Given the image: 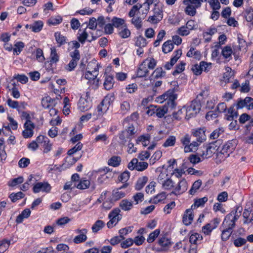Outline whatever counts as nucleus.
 <instances>
[{
  "mask_svg": "<svg viewBox=\"0 0 253 253\" xmlns=\"http://www.w3.org/2000/svg\"><path fill=\"white\" fill-rule=\"evenodd\" d=\"M183 108L184 110V113L185 114V118L186 119L189 120L197 115L196 112L192 110L189 106H184Z\"/></svg>",
  "mask_w": 253,
  "mask_h": 253,
  "instance_id": "28",
  "label": "nucleus"
},
{
  "mask_svg": "<svg viewBox=\"0 0 253 253\" xmlns=\"http://www.w3.org/2000/svg\"><path fill=\"white\" fill-rule=\"evenodd\" d=\"M75 232L77 234H79L78 235L76 236L73 239V242L75 244H80L85 242L87 239L86 234L87 233V230L85 228L83 229H77L75 230Z\"/></svg>",
  "mask_w": 253,
  "mask_h": 253,
  "instance_id": "6",
  "label": "nucleus"
},
{
  "mask_svg": "<svg viewBox=\"0 0 253 253\" xmlns=\"http://www.w3.org/2000/svg\"><path fill=\"white\" fill-rule=\"evenodd\" d=\"M202 236L198 233H194L191 235L189 237V241L191 244L196 245L198 241L202 240Z\"/></svg>",
  "mask_w": 253,
  "mask_h": 253,
  "instance_id": "46",
  "label": "nucleus"
},
{
  "mask_svg": "<svg viewBox=\"0 0 253 253\" xmlns=\"http://www.w3.org/2000/svg\"><path fill=\"white\" fill-rule=\"evenodd\" d=\"M23 181V177L22 176H19L17 178L13 179L10 182L8 183V185L11 187H14L18 184L22 183Z\"/></svg>",
  "mask_w": 253,
  "mask_h": 253,
  "instance_id": "61",
  "label": "nucleus"
},
{
  "mask_svg": "<svg viewBox=\"0 0 253 253\" xmlns=\"http://www.w3.org/2000/svg\"><path fill=\"white\" fill-rule=\"evenodd\" d=\"M104 86L106 90H110L113 86V77L112 76H106L104 83Z\"/></svg>",
  "mask_w": 253,
  "mask_h": 253,
  "instance_id": "34",
  "label": "nucleus"
},
{
  "mask_svg": "<svg viewBox=\"0 0 253 253\" xmlns=\"http://www.w3.org/2000/svg\"><path fill=\"white\" fill-rule=\"evenodd\" d=\"M224 132V129L222 127H218L214 130L210 134V138L212 139H217Z\"/></svg>",
  "mask_w": 253,
  "mask_h": 253,
  "instance_id": "20",
  "label": "nucleus"
},
{
  "mask_svg": "<svg viewBox=\"0 0 253 253\" xmlns=\"http://www.w3.org/2000/svg\"><path fill=\"white\" fill-rule=\"evenodd\" d=\"M176 142V137L174 136H169L166 140L163 146L164 147L173 146Z\"/></svg>",
  "mask_w": 253,
  "mask_h": 253,
  "instance_id": "44",
  "label": "nucleus"
},
{
  "mask_svg": "<svg viewBox=\"0 0 253 253\" xmlns=\"http://www.w3.org/2000/svg\"><path fill=\"white\" fill-rule=\"evenodd\" d=\"M25 46V44L22 42H17L14 44L13 47V53L14 54L18 55L23 50Z\"/></svg>",
  "mask_w": 253,
  "mask_h": 253,
  "instance_id": "25",
  "label": "nucleus"
},
{
  "mask_svg": "<svg viewBox=\"0 0 253 253\" xmlns=\"http://www.w3.org/2000/svg\"><path fill=\"white\" fill-rule=\"evenodd\" d=\"M83 144L81 142H78L73 148L70 149L68 151V155L72 156L77 152L81 150L83 148Z\"/></svg>",
  "mask_w": 253,
  "mask_h": 253,
  "instance_id": "49",
  "label": "nucleus"
},
{
  "mask_svg": "<svg viewBox=\"0 0 253 253\" xmlns=\"http://www.w3.org/2000/svg\"><path fill=\"white\" fill-rule=\"evenodd\" d=\"M24 195H25L22 192H18L16 193H11L9 196V198L11 199L12 202H15L17 200L23 198L24 197Z\"/></svg>",
  "mask_w": 253,
  "mask_h": 253,
  "instance_id": "48",
  "label": "nucleus"
},
{
  "mask_svg": "<svg viewBox=\"0 0 253 253\" xmlns=\"http://www.w3.org/2000/svg\"><path fill=\"white\" fill-rule=\"evenodd\" d=\"M92 103L90 100H87L81 97L78 103V108L80 111L84 112L87 111L91 107Z\"/></svg>",
  "mask_w": 253,
  "mask_h": 253,
  "instance_id": "11",
  "label": "nucleus"
},
{
  "mask_svg": "<svg viewBox=\"0 0 253 253\" xmlns=\"http://www.w3.org/2000/svg\"><path fill=\"white\" fill-rule=\"evenodd\" d=\"M174 46L171 41L169 40L163 44L162 50L165 53H168L173 49Z\"/></svg>",
  "mask_w": 253,
  "mask_h": 253,
  "instance_id": "29",
  "label": "nucleus"
},
{
  "mask_svg": "<svg viewBox=\"0 0 253 253\" xmlns=\"http://www.w3.org/2000/svg\"><path fill=\"white\" fill-rule=\"evenodd\" d=\"M185 63L183 62H181L180 63L176 65L175 70L172 72V75L174 76L181 73L184 70Z\"/></svg>",
  "mask_w": 253,
  "mask_h": 253,
  "instance_id": "54",
  "label": "nucleus"
},
{
  "mask_svg": "<svg viewBox=\"0 0 253 253\" xmlns=\"http://www.w3.org/2000/svg\"><path fill=\"white\" fill-rule=\"evenodd\" d=\"M201 0H183L184 4H191L197 8L201 6Z\"/></svg>",
  "mask_w": 253,
  "mask_h": 253,
  "instance_id": "51",
  "label": "nucleus"
},
{
  "mask_svg": "<svg viewBox=\"0 0 253 253\" xmlns=\"http://www.w3.org/2000/svg\"><path fill=\"white\" fill-rule=\"evenodd\" d=\"M50 62L52 63H56L59 60V56L56 53V50L54 47L51 48V53L50 55Z\"/></svg>",
  "mask_w": 253,
  "mask_h": 253,
  "instance_id": "55",
  "label": "nucleus"
},
{
  "mask_svg": "<svg viewBox=\"0 0 253 253\" xmlns=\"http://www.w3.org/2000/svg\"><path fill=\"white\" fill-rule=\"evenodd\" d=\"M245 16L246 20L253 24V9H247L245 11Z\"/></svg>",
  "mask_w": 253,
  "mask_h": 253,
  "instance_id": "59",
  "label": "nucleus"
},
{
  "mask_svg": "<svg viewBox=\"0 0 253 253\" xmlns=\"http://www.w3.org/2000/svg\"><path fill=\"white\" fill-rule=\"evenodd\" d=\"M233 232V230L231 229L223 228L221 233V239L222 241H227Z\"/></svg>",
  "mask_w": 253,
  "mask_h": 253,
  "instance_id": "41",
  "label": "nucleus"
},
{
  "mask_svg": "<svg viewBox=\"0 0 253 253\" xmlns=\"http://www.w3.org/2000/svg\"><path fill=\"white\" fill-rule=\"evenodd\" d=\"M143 62L146 64V66H148V68L149 69H154L157 64L156 60L153 58H148Z\"/></svg>",
  "mask_w": 253,
  "mask_h": 253,
  "instance_id": "42",
  "label": "nucleus"
},
{
  "mask_svg": "<svg viewBox=\"0 0 253 253\" xmlns=\"http://www.w3.org/2000/svg\"><path fill=\"white\" fill-rule=\"evenodd\" d=\"M185 5L186 6L184 10L185 13L191 16H194L196 13V8H197V7L191 4Z\"/></svg>",
  "mask_w": 253,
  "mask_h": 253,
  "instance_id": "38",
  "label": "nucleus"
},
{
  "mask_svg": "<svg viewBox=\"0 0 253 253\" xmlns=\"http://www.w3.org/2000/svg\"><path fill=\"white\" fill-rule=\"evenodd\" d=\"M149 73V71L147 68L146 64L142 62L139 66L137 72V76L139 78L146 77Z\"/></svg>",
  "mask_w": 253,
  "mask_h": 253,
  "instance_id": "16",
  "label": "nucleus"
},
{
  "mask_svg": "<svg viewBox=\"0 0 253 253\" xmlns=\"http://www.w3.org/2000/svg\"><path fill=\"white\" fill-rule=\"evenodd\" d=\"M177 95L174 93L173 89H169L163 95L157 97V102L162 103L164 100H167V104L171 109H173L176 106L175 100L177 98Z\"/></svg>",
  "mask_w": 253,
  "mask_h": 253,
  "instance_id": "2",
  "label": "nucleus"
},
{
  "mask_svg": "<svg viewBox=\"0 0 253 253\" xmlns=\"http://www.w3.org/2000/svg\"><path fill=\"white\" fill-rule=\"evenodd\" d=\"M234 149V146L232 145L231 143H227L225 144L220 150L222 152V154L226 153L229 154V156L231 153H232Z\"/></svg>",
  "mask_w": 253,
  "mask_h": 253,
  "instance_id": "33",
  "label": "nucleus"
},
{
  "mask_svg": "<svg viewBox=\"0 0 253 253\" xmlns=\"http://www.w3.org/2000/svg\"><path fill=\"white\" fill-rule=\"evenodd\" d=\"M188 187L187 182L185 179L180 180L178 185L174 187V191L172 193H177L178 194H182L187 190Z\"/></svg>",
  "mask_w": 253,
  "mask_h": 253,
  "instance_id": "12",
  "label": "nucleus"
},
{
  "mask_svg": "<svg viewBox=\"0 0 253 253\" xmlns=\"http://www.w3.org/2000/svg\"><path fill=\"white\" fill-rule=\"evenodd\" d=\"M189 106L192 109V110L196 112L197 114L199 113L201 109V104L199 102L196 100L192 101L190 105Z\"/></svg>",
  "mask_w": 253,
  "mask_h": 253,
  "instance_id": "57",
  "label": "nucleus"
},
{
  "mask_svg": "<svg viewBox=\"0 0 253 253\" xmlns=\"http://www.w3.org/2000/svg\"><path fill=\"white\" fill-rule=\"evenodd\" d=\"M126 187V184H124L120 188H118L113 191V198L115 200H118L119 199L124 197L126 194L125 192L121 190L122 188Z\"/></svg>",
  "mask_w": 253,
  "mask_h": 253,
  "instance_id": "14",
  "label": "nucleus"
},
{
  "mask_svg": "<svg viewBox=\"0 0 253 253\" xmlns=\"http://www.w3.org/2000/svg\"><path fill=\"white\" fill-rule=\"evenodd\" d=\"M105 225L104 222L100 220H97L92 226L91 230L94 233H97Z\"/></svg>",
  "mask_w": 253,
  "mask_h": 253,
  "instance_id": "31",
  "label": "nucleus"
},
{
  "mask_svg": "<svg viewBox=\"0 0 253 253\" xmlns=\"http://www.w3.org/2000/svg\"><path fill=\"white\" fill-rule=\"evenodd\" d=\"M160 233V230L156 229L155 231L149 234V237L147 239V241L149 243L153 242L155 239L158 236Z\"/></svg>",
  "mask_w": 253,
  "mask_h": 253,
  "instance_id": "50",
  "label": "nucleus"
},
{
  "mask_svg": "<svg viewBox=\"0 0 253 253\" xmlns=\"http://www.w3.org/2000/svg\"><path fill=\"white\" fill-rule=\"evenodd\" d=\"M168 111V107L166 106V105L160 107L156 109L155 113L156 114V116L159 118H162L165 114L167 113Z\"/></svg>",
  "mask_w": 253,
  "mask_h": 253,
  "instance_id": "36",
  "label": "nucleus"
},
{
  "mask_svg": "<svg viewBox=\"0 0 253 253\" xmlns=\"http://www.w3.org/2000/svg\"><path fill=\"white\" fill-rule=\"evenodd\" d=\"M202 185V181L201 180H198L195 181L191 189L189 191V193L190 195H193L195 194V193L197 192V191L200 188Z\"/></svg>",
  "mask_w": 253,
  "mask_h": 253,
  "instance_id": "37",
  "label": "nucleus"
},
{
  "mask_svg": "<svg viewBox=\"0 0 253 253\" xmlns=\"http://www.w3.org/2000/svg\"><path fill=\"white\" fill-rule=\"evenodd\" d=\"M158 244L163 248V250H166L170 247L171 242L169 239L163 237L159 239Z\"/></svg>",
  "mask_w": 253,
  "mask_h": 253,
  "instance_id": "19",
  "label": "nucleus"
},
{
  "mask_svg": "<svg viewBox=\"0 0 253 253\" xmlns=\"http://www.w3.org/2000/svg\"><path fill=\"white\" fill-rule=\"evenodd\" d=\"M174 182L169 177L162 185V188L166 190H170L174 188Z\"/></svg>",
  "mask_w": 253,
  "mask_h": 253,
  "instance_id": "26",
  "label": "nucleus"
},
{
  "mask_svg": "<svg viewBox=\"0 0 253 253\" xmlns=\"http://www.w3.org/2000/svg\"><path fill=\"white\" fill-rule=\"evenodd\" d=\"M43 23L42 21H35L32 25H27L26 28L30 27L31 30L35 33L39 32L41 31L42 28Z\"/></svg>",
  "mask_w": 253,
  "mask_h": 253,
  "instance_id": "17",
  "label": "nucleus"
},
{
  "mask_svg": "<svg viewBox=\"0 0 253 253\" xmlns=\"http://www.w3.org/2000/svg\"><path fill=\"white\" fill-rule=\"evenodd\" d=\"M120 211L119 209L116 208L110 212L108 215L110 220L107 223L108 228H112L122 219V215L120 213Z\"/></svg>",
  "mask_w": 253,
  "mask_h": 253,
  "instance_id": "4",
  "label": "nucleus"
},
{
  "mask_svg": "<svg viewBox=\"0 0 253 253\" xmlns=\"http://www.w3.org/2000/svg\"><path fill=\"white\" fill-rule=\"evenodd\" d=\"M148 181V177L143 176L138 179L135 185V189L139 190L141 189Z\"/></svg>",
  "mask_w": 253,
  "mask_h": 253,
  "instance_id": "39",
  "label": "nucleus"
},
{
  "mask_svg": "<svg viewBox=\"0 0 253 253\" xmlns=\"http://www.w3.org/2000/svg\"><path fill=\"white\" fill-rule=\"evenodd\" d=\"M130 105L129 102L124 101L120 104V112L123 115L126 114L130 110Z\"/></svg>",
  "mask_w": 253,
  "mask_h": 253,
  "instance_id": "32",
  "label": "nucleus"
},
{
  "mask_svg": "<svg viewBox=\"0 0 253 253\" xmlns=\"http://www.w3.org/2000/svg\"><path fill=\"white\" fill-rule=\"evenodd\" d=\"M150 138V136L149 134L146 135H141L138 137L137 139V143L141 142L144 146L146 147L148 145V142Z\"/></svg>",
  "mask_w": 253,
  "mask_h": 253,
  "instance_id": "53",
  "label": "nucleus"
},
{
  "mask_svg": "<svg viewBox=\"0 0 253 253\" xmlns=\"http://www.w3.org/2000/svg\"><path fill=\"white\" fill-rule=\"evenodd\" d=\"M7 104L11 108L19 109L21 108V105L23 108H24V102H21L20 105H19L18 102L16 101L12 100L11 99L9 98L7 99Z\"/></svg>",
  "mask_w": 253,
  "mask_h": 253,
  "instance_id": "35",
  "label": "nucleus"
},
{
  "mask_svg": "<svg viewBox=\"0 0 253 253\" xmlns=\"http://www.w3.org/2000/svg\"><path fill=\"white\" fill-rule=\"evenodd\" d=\"M221 144V141L219 139L210 143L206 148V150L201 154V156L206 159L211 157L213 154L218 151Z\"/></svg>",
  "mask_w": 253,
  "mask_h": 253,
  "instance_id": "3",
  "label": "nucleus"
},
{
  "mask_svg": "<svg viewBox=\"0 0 253 253\" xmlns=\"http://www.w3.org/2000/svg\"><path fill=\"white\" fill-rule=\"evenodd\" d=\"M133 244V240L131 238H128L121 243V246L123 249L127 248Z\"/></svg>",
  "mask_w": 253,
  "mask_h": 253,
  "instance_id": "64",
  "label": "nucleus"
},
{
  "mask_svg": "<svg viewBox=\"0 0 253 253\" xmlns=\"http://www.w3.org/2000/svg\"><path fill=\"white\" fill-rule=\"evenodd\" d=\"M165 74L162 67H158L153 72L152 76L155 78H159L165 76Z\"/></svg>",
  "mask_w": 253,
  "mask_h": 253,
  "instance_id": "58",
  "label": "nucleus"
},
{
  "mask_svg": "<svg viewBox=\"0 0 253 253\" xmlns=\"http://www.w3.org/2000/svg\"><path fill=\"white\" fill-rule=\"evenodd\" d=\"M131 138L129 136L127 131H123L119 135V139L121 140V143L125 144L127 140L130 139Z\"/></svg>",
  "mask_w": 253,
  "mask_h": 253,
  "instance_id": "52",
  "label": "nucleus"
},
{
  "mask_svg": "<svg viewBox=\"0 0 253 253\" xmlns=\"http://www.w3.org/2000/svg\"><path fill=\"white\" fill-rule=\"evenodd\" d=\"M88 70L85 74L84 77L88 80L94 79L98 75L99 66L95 62H89L87 65Z\"/></svg>",
  "mask_w": 253,
  "mask_h": 253,
  "instance_id": "5",
  "label": "nucleus"
},
{
  "mask_svg": "<svg viewBox=\"0 0 253 253\" xmlns=\"http://www.w3.org/2000/svg\"><path fill=\"white\" fill-rule=\"evenodd\" d=\"M204 65H207L206 62L201 61L199 65L197 64L194 65L192 66L191 70L195 75H199L202 73V72L201 68H202V67L204 66Z\"/></svg>",
  "mask_w": 253,
  "mask_h": 253,
  "instance_id": "24",
  "label": "nucleus"
},
{
  "mask_svg": "<svg viewBox=\"0 0 253 253\" xmlns=\"http://www.w3.org/2000/svg\"><path fill=\"white\" fill-rule=\"evenodd\" d=\"M90 184V183L89 180L82 179L76 187L79 189L84 190L88 188Z\"/></svg>",
  "mask_w": 253,
  "mask_h": 253,
  "instance_id": "43",
  "label": "nucleus"
},
{
  "mask_svg": "<svg viewBox=\"0 0 253 253\" xmlns=\"http://www.w3.org/2000/svg\"><path fill=\"white\" fill-rule=\"evenodd\" d=\"M111 22L114 27L117 28H120L121 26L124 27V25H126L124 19L116 17H113Z\"/></svg>",
  "mask_w": 253,
  "mask_h": 253,
  "instance_id": "27",
  "label": "nucleus"
},
{
  "mask_svg": "<svg viewBox=\"0 0 253 253\" xmlns=\"http://www.w3.org/2000/svg\"><path fill=\"white\" fill-rule=\"evenodd\" d=\"M130 31L127 28L126 25H124L121 29H119V35L123 39L128 38L130 35Z\"/></svg>",
  "mask_w": 253,
  "mask_h": 253,
  "instance_id": "30",
  "label": "nucleus"
},
{
  "mask_svg": "<svg viewBox=\"0 0 253 253\" xmlns=\"http://www.w3.org/2000/svg\"><path fill=\"white\" fill-rule=\"evenodd\" d=\"M169 177L166 171L161 172L159 175L157 181L161 185Z\"/></svg>",
  "mask_w": 253,
  "mask_h": 253,
  "instance_id": "56",
  "label": "nucleus"
},
{
  "mask_svg": "<svg viewBox=\"0 0 253 253\" xmlns=\"http://www.w3.org/2000/svg\"><path fill=\"white\" fill-rule=\"evenodd\" d=\"M206 128L203 127L202 128H199L193 129L192 131V134L196 138L197 141L199 143L204 142L206 139V135L205 134Z\"/></svg>",
  "mask_w": 253,
  "mask_h": 253,
  "instance_id": "10",
  "label": "nucleus"
},
{
  "mask_svg": "<svg viewBox=\"0 0 253 253\" xmlns=\"http://www.w3.org/2000/svg\"><path fill=\"white\" fill-rule=\"evenodd\" d=\"M135 45L139 47H143L147 45L146 39L143 37L140 36L137 38Z\"/></svg>",
  "mask_w": 253,
  "mask_h": 253,
  "instance_id": "47",
  "label": "nucleus"
},
{
  "mask_svg": "<svg viewBox=\"0 0 253 253\" xmlns=\"http://www.w3.org/2000/svg\"><path fill=\"white\" fill-rule=\"evenodd\" d=\"M131 23L137 29H140L142 27L141 18L136 17H133L131 19Z\"/></svg>",
  "mask_w": 253,
  "mask_h": 253,
  "instance_id": "62",
  "label": "nucleus"
},
{
  "mask_svg": "<svg viewBox=\"0 0 253 253\" xmlns=\"http://www.w3.org/2000/svg\"><path fill=\"white\" fill-rule=\"evenodd\" d=\"M30 210L29 209H26L23 211H22L21 213H20L17 216L15 220L16 222L17 223H20L22 222L24 218H27L29 216H30Z\"/></svg>",
  "mask_w": 253,
  "mask_h": 253,
  "instance_id": "18",
  "label": "nucleus"
},
{
  "mask_svg": "<svg viewBox=\"0 0 253 253\" xmlns=\"http://www.w3.org/2000/svg\"><path fill=\"white\" fill-rule=\"evenodd\" d=\"M120 207L124 211H129L132 208V203L127 199H124L120 203Z\"/></svg>",
  "mask_w": 253,
  "mask_h": 253,
  "instance_id": "21",
  "label": "nucleus"
},
{
  "mask_svg": "<svg viewBox=\"0 0 253 253\" xmlns=\"http://www.w3.org/2000/svg\"><path fill=\"white\" fill-rule=\"evenodd\" d=\"M237 107L238 109L246 107L248 110L253 109V98L246 97L244 99H240L237 103Z\"/></svg>",
  "mask_w": 253,
  "mask_h": 253,
  "instance_id": "9",
  "label": "nucleus"
},
{
  "mask_svg": "<svg viewBox=\"0 0 253 253\" xmlns=\"http://www.w3.org/2000/svg\"><path fill=\"white\" fill-rule=\"evenodd\" d=\"M121 158L119 156H113L108 161V165L113 167L118 166L121 162Z\"/></svg>",
  "mask_w": 253,
  "mask_h": 253,
  "instance_id": "45",
  "label": "nucleus"
},
{
  "mask_svg": "<svg viewBox=\"0 0 253 253\" xmlns=\"http://www.w3.org/2000/svg\"><path fill=\"white\" fill-rule=\"evenodd\" d=\"M88 36V34L86 29L84 31L80 30L77 35L78 41L82 44H84Z\"/></svg>",
  "mask_w": 253,
  "mask_h": 253,
  "instance_id": "23",
  "label": "nucleus"
},
{
  "mask_svg": "<svg viewBox=\"0 0 253 253\" xmlns=\"http://www.w3.org/2000/svg\"><path fill=\"white\" fill-rule=\"evenodd\" d=\"M51 189L50 185L47 182H38L33 187V190L35 193L40 192L49 193Z\"/></svg>",
  "mask_w": 253,
  "mask_h": 253,
  "instance_id": "7",
  "label": "nucleus"
},
{
  "mask_svg": "<svg viewBox=\"0 0 253 253\" xmlns=\"http://www.w3.org/2000/svg\"><path fill=\"white\" fill-rule=\"evenodd\" d=\"M242 208L237 207L235 211H231L226 215L221 227L233 229L235 226V222L241 215Z\"/></svg>",
  "mask_w": 253,
  "mask_h": 253,
  "instance_id": "1",
  "label": "nucleus"
},
{
  "mask_svg": "<svg viewBox=\"0 0 253 253\" xmlns=\"http://www.w3.org/2000/svg\"><path fill=\"white\" fill-rule=\"evenodd\" d=\"M35 127L34 124L30 121H26L24 124V130L22 132L24 138L31 137L33 135V129Z\"/></svg>",
  "mask_w": 253,
  "mask_h": 253,
  "instance_id": "8",
  "label": "nucleus"
},
{
  "mask_svg": "<svg viewBox=\"0 0 253 253\" xmlns=\"http://www.w3.org/2000/svg\"><path fill=\"white\" fill-rule=\"evenodd\" d=\"M228 113L227 119L229 121H231L237 117V113L235 111L233 107H231L228 109Z\"/></svg>",
  "mask_w": 253,
  "mask_h": 253,
  "instance_id": "60",
  "label": "nucleus"
},
{
  "mask_svg": "<svg viewBox=\"0 0 253 253\" xmlns=\"http://www.w3.org/2000/svg\"><path fill=\"white\" fill-rule=\"evenodd\" d=\"M114 100V96L112 94H108L106 95L103 100L101 101V103L103 105L105 106V109H108L109 106L113 102Z\"/></svg>",
  "mask_w": 253,
  "mask_h": 253,
  "instance_id": "22",
  "label": "nucleus"
},
{
  "mask_svg": "<svg viewBox=\"0 0 253 253\" xmlns=\"http://www.w3.org/2000/svg\"><path fill=\"white\" fill-rule=\"evenodd\" d=\"M218 113H217V111H216V110L211 111L207 113L206 118L207 120L210 121L218 117Z\"/></svg>",
  "mask_w": 253,
  "mask_h": 253,
  "instance_id": "63",
  "label": "nucleus"
},
{
  "mask_svg": "<svg viewBox=\"0 0 253 253\" xmlns=\"http://www.w3.org/2000/svg\"><path fill=\"white\" fill-rule=\"evenodd\" d=\"M232 53L233 50L230 46L227 45L224 47L222 49L221 54L223 57L228 61L232 58Z\"/></svg>",
  "mask_w": 253,
  "mask_h": 253,
  "instance_id": "15",
  "label": "nucleus"
},
{
  "mask_svg": "<svg viewBox=\"0 0 253 253\" xmlns=\"http://www.w3.org/2000/svg\"><path fill=\"white\" fill-rule=\"evenodd\" d=\"M186 55L189 57H194L196 59H200L201 58L200 52L197 50L195 51L194 47L190 48Z\"/></svg>",
  "mask_w": 253,
  "mask_h": 253,
  "instance_id": "40",
  "label": "nucleus"
},
{
  "mask_svg": "<svg viewBox=\"0 0 253 253\" xmlns=\"http://www.w3.org/2000/svg\"><path fill=\"white\" fill-rule=\"evenodd\" d=\"M194 215L192 213V209H187L183 215L182 221L185 225H189L193 220Z\"/></svg>",
  "mask_w": 253,
  "mask_h": 253,
  "instance_id": "13",
  "label": "nucleus"
}]
</instances>
